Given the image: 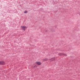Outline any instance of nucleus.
Segmentation results:
<instances>
[{"label":"nucleus","instance_id":"39448f33","mask_svg":"<svg viewBox=\"0 0 80 80\" xmlns=\"http://www.w3.org/2000/svg\"><path fill=\"white\" fill-rule=\"evenodd\" d=\"M55 60V58H52L50 59V60H52V61H53V60Z\"/></svg>","mask_w":80,"mask_h":80},{"label":"nucleus","instance_id":"f03ea898","mask_svg":"<svg viewBox=\"0 0 80 80\" xmlns=\"http://www.w3.org/2000/svg\"><path fill=\"white\" fill-rule=\"evenodd\" d=\"M21 27L22 29H23L24 31L25 30V29L27 28V27L24 26H21Z\"/></svg>","mask_w":80,"mask_h":80},{"label":"nucleus","instance_id":"423d86ee","mask_svg":"<svg viewBox=\"0 0 80 80\" xmlns=\"http://www.w3.org/2000/svg\"><path fill=\"white\" fill-rule=\"evenodd\" d=\"M45 33H47L48 32V30H47V29H45Z\"/></svg>","mask_w":80,"mask_h":80},{"label":"nucleus","instance_id":"6e6552de","mask_svg":"<svg viewBox=\"0 0 80 80\" xmlns=\"http://www.w3.org/2000/svg\"><path fill=\"white\" fill-rule=\"evenodd\" d=\"M24 13H27V11H24Z\"/></svg>","mask_w":80,"mask_h":80},{"label":"nucleus","instance_id":"f257e3e1","mask_svg":"<svg viewBox=\"0 0 80 80\" xmlns=\"http://www.w3.org/2000/svg\"><path fill=\"white\" fill-rule=\"evenodd\" d=\"M58 55H60V56H67V54L63 53H59L58 54Z\"/></svg>","mask_w":80,"mask_h":80},{"label":"nucleus","instance_id":"20e7f679","mask_svg":"<svg viewBox=\"0 0 80 80\" xmlns=\"http://www.w3.org/2000/svg\"><path fill=\"white\" fill-rule=\"evenodd\" d=\"M36 64H37L38 65H41V63L40 62H36Z\"/></svg>","mask_w":80,"mask_h":80},{"label":"nucleus","instance_id":"7ed1b4c3","mask_svg":"<svg viewBox=\"0 0 80 80\" xmlns=\"http://www.w3.org/2000/svg\"><path fill=\"white\" fill-rule=\"evenodd\" d=\"M0 65H4L5 64V62L3 61L0 62Z\"/></svg>","mask_w":80,"mask_h":80},{"label":"nucleus","instance_id":"0eeeda50","mask_svg":"<svg viewBox=\"0 0 80 80\" xmlns=\"http://www.w3.org/2000/svg\"><path fill=\"white\" fill-rule=\"evenodd\" d=\"M37 66H34L33 67V68H37Z\"/></svg>","mask_w":80,"mask_h":80},{"label":"nucleus","instance_id":"1a4fd4ad","mask_svg":"<svg viewBox=\"0 0 80 80\" xmlns=\"http://www.w3.org/2000/svg\"><path fill=\"white\" fill-rule=\"evenodd\" d=\"M45 60H47V59H45Z\"/></svg>","mask_w":80,"mask_h":80}]
</instances>
